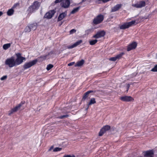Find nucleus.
Here are the masks:
<instances>
[{
  "label": "nucleus",
  "instance_id": "nucleus-1",
  "mask_svg": "<svg viewBox=\"0 0 157 157\" xmlns=\"http://www.w3.org/2000/svg\"><path fill=\"white\" fill-rule=\"evenodd\" d=\"M61 2L60 5L62 7L64 8H68L70 4L69 0H56L55 1V3Z\"/></svg>",
  "mask_w": 157,
  "mask_h": 157
},
{
  "label": "nucleus",
  "instance_id": "nucleus-2",
  "mask_svg": "<svg viewBox=\"0 0 157 157\" xmlns=\"http://www.w3.org/2000/svg\"><path fill=\"white\" fill-rule=\"evenodd\" d=\"M5 64L8 66L10 67H12L16 66L15 59L13 57L7 59L5 62Z\"/></svg>",
  "mask_w": 157,
  "mask_h": 157
},
{
  "label": "nucleus",
  "instance_id": "nucleus-3",
  "mask_svg": "<svg viewBox=\"0 0 157 157\" xmlns=\"http://www.w3.org/2000/svg\"><path fill=\"white\" fill-rule=\"evenodd\" d=\"M17 58L15 60L16 66L19 65L21 64L24 60L25 59V58L21 56L20 53H17L16 54Z\"/></svg>",
  "mask_w": 157,
  "mask_h": 157
},
{
  "label": "nucleus",
  "instance_id": "nucleus-4",
  "mask_svg": "<svg viewBox=\"0 0 157 157\" xmlns=\"http://www.w3.org/2000/svg\"><path fill=\"white\" fill-rule=\"evenodd\" d=\"M135 21H132L129 22L125 23L121 25L120 26V28L122 29H127L135 25Z\"/></svg>",
  "mask_w": 157,
  "mask_h": 157
},
{
  "label": "nucleus",
  "instance_id": "nucleus-5",
  "mask_svg": "<svg viewBox=\"0 0 157 157\" xmlns=\"http://www.w3.org/2000/svg\"><path fill=\"white\" fill-rule=\"evenodd\" d=\"M25 101H22L20 104L17 105L15 107L12 109L8 111V115L9 116H10L13 114L14 112L17 111L19 109L22 105L25 103Z\"/></svg>",
  "mask_w": 157,
  "mask_h": 157
},
{
  "label": "nucleus",
  "instance_id": "nucleus-6",
  "mask_svg": "<svg viewBox=\"0 0 157 157\" xmlns=\"http://www.w3.org/2000/svg\"><path fill=\"white\" fill-rule=\"evenodd\" d=\"M104 18V16L101 14L98 15L93 20V23L94 24L97 25L102 22Z\"/></svg>",
  "mask_w": 157,
  "mask_h": 157
},
{
  "label": "nucleus",
  "instance_id": "nucleus-7",
  "mask_svg": "<svg viewBox=\"0 0 157 157\" xmlns=\"http://www.w3.org/2000/svg\"><path fill=\"white\" fill-rule=\"evenodd\" d=\"M37 62L36 59L32 60L28 63H25L23 65L24 70L27 69L35 65Z\"/></svg>",
  "mask_w": 157,
  "mask_h": 157
},
{
  "label": "nucleus",
  "instance_id": "nucleus-8",
  "mask_svg": "<svg viewBox=\"0 0 157 157\" xmlns=\"http://www.w3.org/2000/svg\"><path fill=\"white\" fill-rule=\"evenodd\" d=\"M137 46V43L136 42L133 41L130 43L127 46V51L128 52L132 50L135 49Z\"/></svg>",
  "mask_w": 157,
  "mask_h": 157
},
{
  "label": "nucleus",
  "instance_id": "nucleus-9",
  "mask_svg": "<svg viewBox=\"0 0 157 157\" xmlns=\"http://www.w3.org/2000/svg\"><path fill=\"white\" fill-rule=\"evenodd\" d=\"M120 99L121 101L125 102L133 101L134 99L131 96H124L121 97Z\"/></svg>",
  "mask_w": 157,
  "mask_h": 157
},
{
  "label": "nucleus",
  "instance_id": "nucleus-10",
  "mask_svg": "<svg viewBox=\"0 0 157 157\" xmlns=\"http://www.w3.org/2000/svg\"><path fill=\"white\" fill-rule=\"evenodd\" d=\"M110 129V126L109 125H106L103 126L100 130L99 133V136H102L103 134L107 131Z\"/></svg>",
  "mask_w": 157,
  "mask_h": 157
},
{
  "label": "nucleus",
  "instance_id": "nucleus-11",
  "mask_svg": "<svg viewBox=\"0 0 157 157\" xmlns=\"http://www.w3.org/2000/svg\"><path fill=\"white\" fill-rule=\"evenodd\" d=\"M145 5V2L144 1L140 2L138 3L133 4L132 6L137 8H141L144 7Z\"/></svg>",
  "mask_w": 157,
  "mask_h": 157
},
{
  "label": "nucleus",
  "instance_id": "nucleus-12",
  "mask_svg": "<svg viewBox=\"0 0 157 157\" xmlns=\"http://www.w3.org/2000/svg\"><path fill=\"white\" fill-rule=\"evenodd\" d=\"M55 12L54 10H50L48 12L46 13L44 17L48 19L51 18L53 16Z\"/></svg>",
  "mask_w": 157,
  "mask_h": 157
},
{
  "label": "nucleus",
  "instance_id": "nucleus-13",
  "mask_svg": "<svg viewBox=\"0 0 157 157\" xmlns=\"http://www.w3.org/2000/svg\"><path fill=\"white\" fill-rule=\"evenodd\" d=\"M82 42V40H80L71 45L67 46V48L68 49L73 48L80 44Z\"/></svg>",
  "mask_w": 157,
  "mask_h": 157
},
{
  "label": "nucleus",
  "instance_id": "nucleus-14",
  "mask_svg": "<svg viewBox=\"0 0 157 157\" xmlns=\"http://www.w3.org/2000/svg\"><path fill=\"white\" fill-rule=\"evenodd\" d=\"M105 34V33L104 31H101L97 33L93 37L96 39L99 38L104 36Z\"/></svg>",
  "mask_w": 157,
  "mask_h": 157
},
{
  "label": "nucleus",
  "instance_id": "nucleus-15",
  "mask_svg": "<svg viewBox=\"0 0 157 157\" xmlns=\"http://www.w3.org/2000/svg\"><path fill=\"white\" fill-rule=\"evenodd\" d=\"M122 5L121 4H117L111 9V11L112 12H115L118 10L119 9H120Z\"/></svg>",
  "mask_w": 157,
  "mask_h": 157
},
{
  "label": "nucleus",
  "instance_id": "nucleus-16",
  "mask_svg": "<svg viewBox=\"0 0 157 157\" xmlns=\"http://www.w3.org/2000/svg\"><path fill=\"white\" fill-rule=\"evenodd\" d=\"M93 92H94V91L92 90H89L87 91L83 94L82 96V99L84 100H85L88 97L89 94L90 93Z\"/></svg>",
  "mask_w": 157,
  "mask_h": 157
},
{
  "label": "nucleus",
  "instance_id": "nucleus-17",
  "mask_svg": "<svg viewBox=\"0 0 157 157\" xmlns=\"http://www.w3.org/2000/svg\"><path fill=\"white\" fill-rule=\"evenodd\" d=\"M67 15L66 13L64 12L60 14L59 16L58 21H59L62 20Z\"/></svg>",
  "mask_w": 157,
  "mask_h": 157
},
{
  "label": "nucleus",
  "instance_id": "nucleus-18",
  "mask_svg": "<svg viewBox=\"0 0 157 157\" xmlns=\"http://www.w3.org/2000/svg\"><path fill=\"white\" fill-rule=\"evenodd\" d=\"M30 28L31 30H35L37 26V24L36 23L31 24L29 25Z\"/></svg>",
  "mask_w": 157,
  "mask_h": 157
},
{
  "label": "nucleus",
  "instance_id": "nucleus-19",
  "mask_svg": "<svg viewBox=\"0 0 157 157\" xmlns=\"http://www.w3.org/2000/svg\"><path fill=\"white\" fill-rule=\"evenodd\" d=\"M153 152L152 150H149L146 151L145 152L144 154V156H151L153 155Z\"/></svg>",
  "mask_w": 157,
  "mask_h": 157
},
{
  "label": "nucleus",
  "instance_id": "nucleus-20",
  "mask_svg": "<svg viewBox=\"0 0 157 157\" xmlns=\"http://www.w3.org/2000/svg\"><path fill=\"white\" fill-rule=\"evenodd\" d=\"M84 61L82 59L79 61L75 65V67H80L82 66L84 63Z\"/></svg>",
  "mask_w": 157,
  "mask_h": 157
},
{
  "label": "nucleus",
  "instance_id": "nucleus-21",
  "mask_svg": "<svg viewBox=\"0 0 157 157\" xmlns=\"http://www.w3.org/2000/svg\"><path fill=\"white\" fill-rule=\"evenodd\" d=\"M40 6V3L39 2H35L34 3V5L33 6H31L30 8H37Z\"/></svg>",
  "mask_w": 157,
  "mask_h": 157
},
{
  "label": "nucleus",
  "instance_id": "nucleus-22",
  "mask_svg": "<svg viewBox=\"0 0 157 157\" xmlns=\"http://www.w3.org/2000/svg\"><path fill=\"white\" fill-rule=\"evenodd\" d=\"M96 103L95 99V98H91L88 104V106H89V105H92V104H94Z\"/></svg>",
  "mask_w": 157,
  "mask_h": 157
},
{
  "label": "nucleus",
  "instance_id": "nucleus-23",
  "mask_svg": "<svg viewBox=\"0 0 157 157\" xmlns=\"http://www.w3.org/2000/svg\"><path fill=\"white\" fill-rule=\"evenodd\" d=\"M125 54V53L124 52H122L119 54H118L116 56V57L117 59H121L122 56Z\"/></svg>",
  "mask_w": 157,
  "mask_h": 157
},
{
  "label": "nucleus",
  "instance_id": "nucleus-24",
  "mask_svg": "<svg viewBox=\"0 0 157 157\" xmlns=\"http://www.w3.org/2000/svg\"><path fill=\"white\" fill-rule=\"evenodd\" d=\"M14 12V10L13 8H11L8 10L7 12V13L8 15L11 16L13 14Z\"/></svg>",
  "mask_w": 157,
  "mask_h": 157
},
{
  "label": "nucleus",
  "instance_id": "nucleus-25",
  "mask_svg": "<svg viewBox=\"0 0 157 157\" xmlns=\"http://www.w3.org/2000/svg\"><path fill=\"white\" fill-rule=\"evenodd\" d=\"M11 43H8L4 44L3 46V48L4 50H7L10 47Z\"/></svg>",
  "mask_w": 157,
  "mask_h": 157
},
{
  "label": "nucleus",
  "instance_id": "nucleus-26",
  "mask_svg": "<svg viewBox=\"0 0 157 157\" xmlns=\"http://www.w3.org/2000/svg\"><path fill=\"white\" fill-rule=\"evenodd\" d=\"M80 7H76L75 8H74L73 10L71 12V14H74L77 12L79 9H80Z\"/></svg>",
  "mask_w": 157,
  "mask_h": 157
},
{
  "label": "nucleus",
  "instance_id": "nucleus-27",
  "mask_svg": "<svg viewBox=\"0 0 157 157\" xmlns=\"http://www.w3.org/2000/svg\"><path fill=\"white\" fill-rule=\"evenodd\" d=\"M98 40H92L89 41V43L91 45H94L97 43Z\"/></svg>",
  "mask_w": 157,
  "mask_h": 157
},
{
  "label": "nucleus",
  "instance_id": "nucleus-28",
  "mask_svg": "<svg viewBox=\"0 0 157 157\" xmlns=\"http://www.w3.org/2000/svg\"><path fill=\"white\" fill-rule=\"evenodd\" d=\"M53 67V65L52 64H49L46 67V69L48 71L50 70Z\"/></svg>",
  "mask_w": 157,
  "mask_h": 157
},
{
  "label": "nucleus",
  "instance_id": "nucleus-29",
  "mask_svg": "<svg viewBox=\"0 0 157 157\" xmlns=\"http://www.w3.org/2000/svg\"><path fill=\"white\" fill-rule=\"evenodd\" d=\"M31 31V29L29 25L25 28V32H29Z\"/></svg>",
  "mask_w": 157,
  "mask_h": 157
},
{
  "label": "nucleus",
  "instance_id": "nucleus-30",
  "mask_svg": "<svg viewBox=\"0 0 157 157\" xmlns=\"http://www.w3.org/2000/svg\"><path fill=\"white\" fill-rule=\"evenodd\" d=\"M69 116V115H63L59 117H57V118H59L60 119H63Z\"/></svg>",
  "mask_w": 157,
  "mask_h": 157
},
{
  "label": "nucleus",
  "instance_id": "nucleus-31",
  "mask_svg": "<svg viewBox=\"0 0 157 157\" xmlns=\"http://www.w3.org/2000/svg\"><path fill=\"white\" fill-rule=\"evenodd\" d=\"M48 56V55H46L45 56H40V57H39V58L42 59V60H44L46 59L47 57Z\"/></svg>",
  "mask_w": 157,
  "mask_h": 157
},
{
  "label": "nucleus",
  "instance_id": "nucleus-32",
  "mask_svg": "<svg viewBox=\"0 0 157 157\" xmlns=\"http://www.w3.org/2000/svg\"><path fill=\"white\" fill-rule=\"evenodd\" d=\"M62 150V148L58 147H56L53 149V151L54 152L60 151Z\"/></svg>",
  "mask_w": 157,
  "mask_h": 157
},
{
  "label": "nucleus",
  "instance_id": "nucleus-33",
  "mask_svg": "<svg viewBox=\"0 0 157 157\" xmlns=\"http://www.w3.org/2000/svg\"><path fill=\"white\" fill-rule=\"evenodd\" d=\"M151 71L153 72H157V64L155 65L154 67L151 69Z\"/></svg>",
  "mask_w": 157,
  "mask_h": 157
},
{
  "label": "nucleus",
  "instance_id": "nucleus-34",
  "mask_svg": "<svg viewBox=\"0 0 157 157\" xmlns=\"http://www.w3.org/2000/svg\"><path fill=\"white\" fill-rule=\"evenodd\" d=\"M109 60L110 61L114 62V61H115L116 60H117V59L116 56H115L114 57H112L110 58L109 59Z\"/></svg>",
  "mask_w": 157,
  "mask_h": 157
},
{
  "label": "nucleus",
  "instance_id": "nucleus-35",
  "mask_svg": "<svg viewBox=\"0 0 157 157\" xmlns=\"http://www.w3.org/2000/svg\"><path fill=\"white\" fill-rule=\"evenodd\" d=\"M76 32V30L75 29H71L70 32V34H72L74 33H75Z\"/></svg>",
  "mask_w": 157,
  "mask_h": 157
},
{
  "label": "nucleus",
  "instance_id": "nucleus-36",
  "mask_svg": "<svg viewBox=\"0 0 157 157\" xmlns=\"http://www.w3.org/2000/svg\"><path fill=\"white\" fill-rule=\"evenodd\" d=\"M63 157H75V156L74 155H64Z\"/></svg>",
  "mask_w": 157,
  "mask_h": 157
},
{
  "label": "nucleus",
  "instance_id": "nucleus-37",
  "mask_svg": "<svg viewBox=\"0 0 157 157\" xmlns=\"http://www.w3.org/2000/svg\"><path fill=\"white\" fill-rule=\"evenodd\" d=\"M7 78V76L6 75H5L2 77V78H1V80H3L6 79Z\"/></svg>",
  "mask_w": 157,
  "mask_h": 157
},
{
  "label": "nucleus",
  "instance_id": "nucleus-38",
  "mask_svg": "<svg viewBox=\"0 0 157 157\" xmlns=\"http://www.w3.org/2000/svg\"><path fill=\"white\" fill-rule=\"evenodd\" d=\"M19 5V4L18 3H16L12 7V8H13H13H16V7L17 6Z\"/></svg>",
  "mask_w": 157,
  "mask_h": 157
},
{
  "label": "nucleus",
  "instance_id": "nucleus-39",
  "mask_svg": "<svg viewBox=\"0 0 157 157\" xmlns=\"http://www.w3.org/2000/svg\"><path fill=\"white\" fill-rule=\"evenodd\" d=\"M130 84H128L127 85L126 87H127V92L128 90H129L130 87Z\"/></svg>",
  "mask_w": 157,
  "mask_h": 157
},
{
  "label": "nucleus",
  "instance_id": "nucleus-40",
  "mask_svg": "<svg viewBox=\"0 0 157 157\" xmlns=\"http://www.w3.org/2000/svg\"><path fill=\"white\" fill-rule=\"evenodd\" d=\"M74 64H75V62H71L68 64V66H72Z\"/></svg>",
  "mask_w": 157,
  "mask_h": 157
},
{
  "label": "nucleus",
  "instance_id": "nucleus-41",
  "mask_svg": "<svg viewBox=\"0 0 157 157\" xmlns=\"http://www.w3.org/2000/svg\"><path fill=\"white\" fill-rule=\"evenodd\" d=\"M54 51H52L48 54V56L50 55H52L54 54Z\"/></svg>",
  "mask_w": 157,
  "mask_h": 157
},
{
  "label": "nucleus",
  "instance_id": "nucleus-42",
  "mask_svg": "<svg viewBox=\"0 0 157 157\" xmlns=\"http://www.w3.org/2000/svg\"><path fill=\"white\" fill-rule=\"evenodd\" d=\"M53 146H51L50 148L48 149V151H51L53 149Z\"/></svg>",
  "mask_w": 157,
  "mask_h": 157
},
{
  "label": "nucleus",
  "instance_id": "nucleus-43",
  "mask_svg": "<svg viewBox=\"0 0 157 157\" xmlns=\"http://www.w3.org/2000/svg\"><path fill=\"white\" fill-rule=\"evenodd\" d=\"M91 31V30H87L86 31V33H88L89 32H90Z\"/></svg>",
  "mask_w": 157,
  "mask_h": 157
},
{
  "label": "nucleus",
  "instance_id": "nucleus-44",
  "mask_svg": "<svg viewBox=\"0 0 157 157\" xmlns=\"http://www.w3.org/2000/svg\"><path fill=\"white\" fill-rule=\"evenodd\" d=\"M3 14V13L2 11H0V17Z\"/></svg>",
  "mask_w": 157,
  "mask_h": 157
},
{
  "label": "nucleus",
  "instance_id": "nucleus-45",
  "mask_svg": "<svg viewBox=\"0 0 157 157\" xmlns=\"http://www.w3.org/2000/svg\"><path fill=\"white\" fill-rule=\"evenodd\" d=\"M85 0H83V1H85Z\"/></svg>",
  "mask_w": 157,
  "mask_h": 157
},
{
  "label": "nucleus",
  "instance_id": "nucleus-46",
  "mask_svg": "<svg viewBox=\"0 0 157 157\" xmlns=\"http://www.w3.org/2000/svg\"><path fill=\"white\" fill-rule=\"evenodd\" d=\"M152 157V156H151V157Z\"/></svg>",
  "mask_w": 157,
  "mask_h": 157
}]
</instances>
